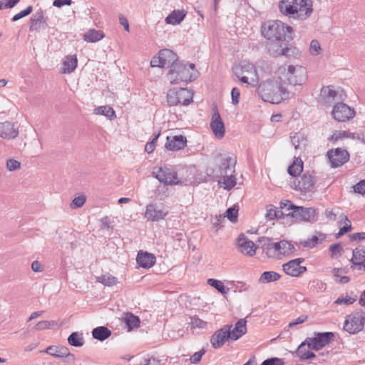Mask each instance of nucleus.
Instances as JSON below:
<instances>
[{
	"label": "nucleus",
	"mask_w": 365,
	"mask_h": 365,
	"mask_svg": "<svg viewBox=\"0 0 365 365\" xmlns=\"http://www.w3.org/2000/svg\"><path fill=\"white\" fill-rule=\"evenodd\" d=\"M232 96V103L234 105H237L239 103L240 97V91L237 88H233L231 91Z\"/></svg>",
	"instance_id": "nucleus-61"
},
{
	"label": "nucleus",
	"mask_w": 365,
	"mask_h": 365,
	"mask_svg": "<svg viewBox=\"0 0 365 365\" xmlns=\"http://www.w3.org/2000/svg\"><path fill=\"white\" fill-rule=\"evenodd\" d=\"M193 93L187 88L170 89L167 94V102L170 106L179 104L187 106L192 102Z\"/></svg>",
	"instance_id": "nucleus-8"
},
{
	"label": "nucleus",
	"mask_w": 365,
	"mask_h": 365,
	"mask_svg": "<svg viewBox=\"0 0 365 365\" xmlns=\"http://www.w3.org/2000/svg\"><path fill=\"white\" fill-rule=\"evenodd\" d=\"M322 51L321 46L317 40H312L310 43L309 52L312 56H317Z\"/></svg>",
	"instance_id": "nucleus-53"
},
{
	"label": "nucleus",
	"mask_w": 365,
	"mask_h": 365,
	"mask_svg": "<svg viewBox=\"0 0 365 365\" xmlns=\"http://www.w3.org/2000/svg\"><path fill=\"white\" fill-rule=\"evenodd\" d=\"M32 11H33V6L30 5L29 6H27L25 9H24V10L21 11L20 12L17 13L16 14H15L12 17V21L14 22L17 21L19 19H21L25 16H27L28 15L31 14Z\"/></svg>",
	"instance_id": "nucleus-51"
},
{
	"label": "nucleus",
	"mask_w": 365,
	"mask_h": 365,
	"mask_svg": "<svg viewBox=\"0 0 365 365\" xmlns=\"http://www.w3.org/2000/svg\"><path fill=\"white\" fill-rule=\"evenodd\" d=\"M307 319V316L306 315H301L298 318H297L295 320L289 323V327H293L294 326L300 324Z\"/></svg>",
	"instance_id": "nucleus-64"
},
{
	"label": "nucleus",
	"mask_w": 365,
	"mask_h": 365,
	"mask_svg": "<svg viewBox=\"0 0 365 365\" xmlns=\"http://www.w3.org/2000/svg\"><path fill=\"white\" fill-rule=\"evenodd\" d=\"M331 257H337L341 255L343 248L339 243H335L329 247Z\"/></svg>",
	"instance_id": "nucleus-52"
},
{
	"label": "nucleus",
	"mask_w": 365,
	"mask_h": 365,
	"mask_svg": "<svg viewBox=\"0 0 365 365\" xmlns=\"http://www.w3.org/2000/svg\"><path fill=\"white\" fill-rule=\"evenodd\" d=\"M287 78L289 83L293 86H302L307 81V70L301 66H288Z\"/></svg>",
	"instance_id": "nucleus-14"
},
{
	"label": "nucleus",
	"mask_w": 365,
	"mask_h": 365,
	"mask_svg": "<svg viewBox=\"0 0 365 365\" xmlns=\"http://www.w3.org/2000/svg\"><path fill=\"white\" fill-rule=\"evenodd\" d=\"M229 325H225L214 332L210 338V344L214 349L221 348L226 341L230 339Z\"/></svg>",
	"instance_id": "nucleus-20"
},
{
	"label": "nucleus",
	"mask_w": 365,
	"mask_h": 365,
	"mask_svg": "<svg viewBox=\"0 0 365 365\" xmlns=\"http://www.w3.org/2000/svg\"><path fill=\"white\" fill-rule=\"evenodd\" d=\"M302 171L303 161L300 158L294 157L292 164L288 167V173L293 177H296L299 175Z\"/></svg>",
	"instance_id": "nucleus-34"
},
{
	"label": "nucleus",
	"mask_w": 365,
	"mask_h": 365,
	"mask_svg": "<svg viewBox=\"0 0 365 365\" xmlns=\"http://www.w3.org/2000/svg\"><path fill=\"white\" fill-rule=\"evenodd\" d=\"M186 145L187 139L182 135L168 136L165 148L169 150L177 151L183 149Z\"/></svg>",
	"instance_id": "nucleus-24"
},
{
	"label": "nucleus",
	"mask_w": 365,
	"mask_h": 365,
	"mask_svg": "<svg viewBox=\"0 0 365 365\" xmlns=\"http://www.w3.org/2000/svg\"><path fill=\"white\" fill-rule=\"evenodd\" d=\"M290 41H271L267 45L269 53L274 56L278 57L284 56L289 57L294 54L295 48L288 44Z\"/></svg>",
	"instance_id": "nucleus-13"
},
{
	"label": "nucleus",
	"mask_w": 365,
	"mask_h": 365,
	"mask_svg": "<svg viewBox=\"0 0 365 365\" xmlns=\"http://www.w3.org/2000/svg\"><path fill=\"white\" fill-rule=\"evenodd\" d=\"M78 60L76 55L66 56L62 63L61 72L62 73H71L77 67Z\"/></svg>",
	"instance_id": "nucleus-30"
},
{
	"label": "nucleus",
	"mask_w": 365,
	"mask_h": 365,
	"mask_svg": "<svg viewBox=\"0 0 365 365\" xmlns=\"http://www.w3.org/2000/svg\"><path fill=\"white\" fill-rule=\"evenodd\" d=\"M94 113L98 115H103L110 119L115 118V113L113 108L109 106H99L94 109Z\"/></svg>",
	"instance_id": "nucleus-44"
},
{
	"label": "nucleus",
	"mask_w": 365,
	"mask_h": 365,
	"mask_svg": "<svg viewBox=\"0 0 365 365\" xmlns=\"http://www.w3.org/2000/svg\"><path fill=\"white\" fill-rule=\"evenodd\" d=\"M341 220L344 221V225L340 228L339 232L337 233V237L346 233L351 228V224L350 220L348 219V217L344 215H341Z\"/></svg>",
	"instance_id": "nucleus-50"
},
{
	"label": "nucleus",
	"mask_w": 365,
	"mask_h": 365,
	"mask_svg": "<svg viewBox=\"0 0 365 365\" xmlns=\"http://www.w3.org/2000/svg\"><path fill=\"white\" fill-rule=\"evenodd\" d=\"M178 56L175 53L170 49L160 50L157 56L153 57L150 61L152 67H170L175 65L178 62Z\"/></svg>",
	"instance_id": "nucleus-10"
},
{
	"label": "nucleus",
	"mask_w": 365,
	"mask_h": 365,
	"mask_svg": "<svg viewBox=\"0 0 365 365\" xmlns=\"http://www.w3.org/2000/svg\"><path fill=\"white\" fill-rule=\"evenodd\" d=\"M218 184L225 190H230L236 185V178L233 173L222 175L219 178Z\"/></svg>",
	"instance_id": "nucleus-33"
},
{
	"label": "nucleus",
	"mask_w": 365,
	"mask_h": 365,
	"mask_svg": "<svg viewBox=\"0 0 365 365\" xmlns=\"http://www.w3.org/2000/svg\"><path fill=\"white\" fill-rule=\"evenodd\" d=\"M344 138H348L351 139H357L360 140L362 143L365 144V138L363 135L359 133H350L346 130H336L335 131L331 136L329 138V140L331 142H336L339 139H342Z\"/></svg>",
	"instance_id": "nucleus-28"
},
{
	"label": "nucleus",
	"mask_w": 365,
	"mask_h": 365,
	"mask_svg": "<svg viewBox=\"0 0 365 365\" xmlns=\"http://www.w3.org/2000/svg\"><path fill=\"white\" fill-rule=\"evenodd\" d=\"M155 255L151 253L139 251L137 255L136 262L138 266L142 268L149 269L152 267L155 264Z\"/></svg>",
	"instance_id": "nucleus-25"
},
{
	"label": "nucleus",
	"mask_w": 365,
	"mask_h": 365,
	"mask_svg": "<svg viewBox=\"0 0 365 365\" xmlns=\"http://www.w3.org/2000/svg\"><path fill=\"white\" fill-rule=\"evenodd\" d=\"M167 214V212L161 210H157L154 205H148L146 207L145 216L149 220L158 221L163 219Z\"/></svg>",
	"instance_id": "nucleus-29"
},
{
	"label": "nucleus",
	"mask_w": 365,
	"mask_h": 365,
	"mask_svg": "<svg viewBox=\"0 0 365 365\" xmlns=\"http://www.w3.org/2000/svg\"><path fill=\"white\" fill-rule=\"evenodd\" d=\"M325 237H326L324 235L319 233V236L313 235L311 237H309L307 240L301 241L300 245L304 247L312 248L318 245L320 242H322Z\"/></svg>",
	"instance_id": "nucleus-41"
},
{
	"label": "nucleus",
	"mask_w": 365,
	"mask_h": 365,
	"mask_svg": "<svg viewBox=\"0 0 365 365\" xmlns=\"http://www.w3.org/2000/svg\"><path fill=\"white\" fill-rule=\"evenodd\" d=\"M210 128L216 138L220 139L224 137L225 132V125L217 110L212 114Z\"/></svg>",
	"instance_id": "nucleus-22"
},
{
	"label": "nucleus",
	"mask_w": 365,
	"mask_h": 365,
	"mask_svg": "<svg viewBox=\"0 0 365 365\" xmlns=\"http://www.w3.org/2000/svg\"><path fill=\"white\" fill-rule=\"evenodd\" d=\"M191 324L195 328H203L205 327L206 322L197 317H192Z\"/></svg>",
	"instance_id": "nucleus-62"
},
{
	"label": "nucleus",
	"mask_w": 365,
	"mask_h": 365,
	"mask_svg": "<svg viewBox=\"0 0 365 365\" xmlns=\"http://www.w3.org/2000/svg\"><path fill=\"white\" fill-rule=\"evenodd\" d=\"M258 242L268 258L280 259L284 256H292L297 250L294 245L286 240L274 242L271 238L262 237Z\"/></svg>",
	"instance_id": "nucleus-2"
},
{
	"label": "nucleus",
	"mask_w": 365,
	"mask_h": 365,
	"mask_svg": "<svg viewBox=\"0 0 365 365\" xmlns=\"http://www.w3.org/2000/svg\"><path fill=\"white\" fill-rule=\"evenodd\" d=\"M334 339L333 332H317L314 333V337H308L306 339L307 345L313 350H320Z\"/></svg>",
	"instance_id": "nucleus-12"
},
{
	"label": "nucleus",
	"mask_w": 365,
	"mask_h": 365,
	"mask_svg": "<svg viewBox=\"0 0 365 365\" xmlns=\"http://www.w3.org/2000/svg\"><path fill=\"white\" fill-rule=\"evenodd\" d=\"M21 0H1L3 9H12L16 6Z\"/></svg>",
	"instance_id": "nucleus-63"
},
{
	"label": "nucleus",
	"mask_w": 365,
	"mask_h": 365,
	"mask_svg": "<svg viewBox=\"0 0 365 365\" xmlns=\"http://www.w3.org/2000/svg\"><path fill=\"white\" fill-rule=\"evenodd\" d=\"M45 351L52 356L62 358L68 354V348L66 346H50L46 348Z\"/></svg>",
	"instance_id": "nucleus-36"
},
{
	"label": "nucleus",
	"mask_w": 365,
	"mask_h": 365,
	"mask_svg": "<svg viewBox=\"0 0 365 365\" xmlns=\"http://www.w3.org/2000/svg\"><path fill=\"white\" fill-rule=\"evenodd\" d=\"M331 168H339L349 160V153L345 149L337 148L329 150L327 154Z\"/></svg>",
	"instance_id": "nucleus-16"
},
{
	"label": "nucleus",
	"mask_w": 365,
	"mask_h": 365,
	"mask_svg": "<svg viewBox=\"0 0 365 365\" xmlns=\"http://www.w3.org/2000/svg\"><path fill=\"white\" fill-rule=\"evenodd\" d=\"M287 216H292L297 220L312 222L314 220L316 210L313 207H304L295 206L294 210L287 214Z\"/></svg>",
	"instance_id": "nucleus-19"
},
{
	"label": "nucleus",
	"mask_w": 365,
	"mask_h": 365,
	"mask_svg": "<svg viewBox=\"0 0 365 365\" xmlns=\"http://www.w3.org/2000/svg\"><path fill=\"white\" fill-rule=\"evenodd\" d=\"M98 282L102 283L105 286L110 287L115 285L117 283L118 279L113 275L110 274H106L99 277Z\"/></svg>",
	"instance_id": "nucleus-48"
},
{
	"label": "nucleus",
	"mask_w": 365,
	"mask_h": 365,
	"mask_svg": "<svg viewBox=\"0 0 365 365\" xmlns=\"http://www.w3.org/2000/svg\"><path fill=\"white\" fill-rule=\"evenodd\" d=\"M21 163L15 159H9L6 162V168L9 171H14L19 169Z\"/></svg>",
	"instance_id": "nucleus-58"
},
{
	"label": "nucleus",
	"mask_w": 365,
	"mask_h": 365,
	"mask_svg": "<svg viewBox=\"0 0 365 365\" xmlns=\"http://www.w3.org/2000/svg\"><path fill=\"white\" fill-rule=\"evenodd\" d=\"M237 245L240 252L248 256H253L256 253V246L255 243L247 238L244 234H240L237 238Z\"/></svg>",
	"instance_id": "nucleus-21"
},
{
	"label": "nucleus",
	"mask_w": 365,
	"mask_h": 365,
	"mask_svg": "<svg viewBox=\"0 0 365 365\" xmlns=\"http://www.w3.org/2000/svg\"><path fill=\"white\" fill-rule=\"evenodd\" d=\"M337 93L331 86H324L321 89L319 101L325 106H330L334 102Z\"/></svg>",
	"instance_id": "nucleus-27"
},
{
	"label": "nucleus",
	"mask_w": 365,
	"mask_h": 365,
	"mask_svg": "<svg viewBox=\"0 0 365 365\" xmlns=\"http://www.w3.org/2000/svg\"><path fill=\"white\" fill-rule=\"evenodd\" d=\"M68 344L75 347H81L84 344L83 334L75 331L72 332L68 337Z\"/></svg>",
	"instance_id": "nucleus-42"
},
{
	"label": "nucleus",
	"mask_w": 365,
	"mask_h": 365,
	"mask_svg": "<svg viewBox=\"0 0 365 365\" xmlns=\"http://www.w3.org/2000/svg\"><path fill=\"white\" fill-rule=\"evenodd\" d=\"M240 71L241 73H246L247 75H252L253 78H257V69L254 64L250 62H243L240 66Z\"/></svg>",
	"instance_id": "nucleus-46"
},
{
	"label": "nucleus",
	"mask_w": 365,
	"mask_h": 365,
	"mask_svg": "<svg viewBox=\"0 0 365 365\" xmlns=\"http://www.w3.org/2000/svg\"><path fill=\"white\" fill-rule=\"evenodd\" d=\"M235 73L242 83H247L252 87H255L257 85L258 78L251 77L250 81H249V77L247 76H242L244 73H241V71H240V66L235 68Z\"/></svg>",
	"instance_id": "nucleus-45"
},
{
	"label": "nucleus",
	"mask_w": 365,
	"mask_h": 365,
	"mask_svg": "<svg viewBox=\"0 0 365 365\" xmlns=\"http://www.w3.org/2000/svg\"><path fill=\"white\" fill-rule=\"evenodd\" d=\"M237 163V158L235 155H226L221 158L216 169L207 168L206 174L212 178H221L229 173H235V167Z\"/></svg>",
	"instance_id": "nucleus-6"
},
{
	"label": "nucleus",
	"mask_w": 365,
	"mask_h": 365,
	"mask_svg": "<svg viewBox=\"0 0 365 365\" xmlns=\"http://www.w3.org/2000/svg\"><path fill=\"white\" fill-rule=\"evenodd\" d=\"M365 323V314L362 309H359L347 316L344 329L351 334L359 332Z\"/></svg>",
	"instance_id": "nucleus-11"
},
{
	"label": "nucleus",
	"mask_w": 365,
	"mask_h": 365,
	"mask_svg": "<svg viewBox=\"0 0 365 365\" xmlns=\"http://www.w3.org/2000/svg\"><path fill=\"white\" fill-rule=\"evenodd\" d=\"M356 300V296L354 297L346 296V297H339L334 303L336 304H344L346 305L352 304L354 302H355Z\"/></svg>",
	"instance_id": "nucleus-55"
},
{
	"label": "nucleus",
	"mask_w": 365,
	"mask_h": 365,
	"mask_svg": "<svg viewBox=\"0 0 365 365\" xmlns=\"http://www.w3.org/2000/svg\"><path fill=\"white\" fill-rule=\"evenodd\" d=\"M124 322L128 330H132L134 328L138 327L140 322L138 317L135 316L132 313H128L124 317Z\"/></svg>",
	"instance_id": "nucleus-43"
},
{
	"label": "nucleus",
	"mask_w": 365,
	"mask_h": 365,
	"mask_svg": "<svg viewBox=\"0 0 365 365\" xmlns=\"http://www.w3.org/2000/svg\"><path fill=\"white\" fill-rule=\"evenodd\" d=\"M246 323L247 321L245 319H240L236 322L235 327L232 329H231L232 326H229V334L230 335V340L236 341L246 334Z\"/></svg>",
	"instance_id": "nucleus-26"
},
{
	"label": "nucleus",
	"mask_w": 365,
	"mask_h": 365,
	"mask_svg": "<svg viewBox=\"0 0 365 365\" xmlns=\"http://www.w3.org/2000/svg\"><path fill=\"white\" fill-rule=\"evenodd\" d=\"M280 277L281 275L276 272L266 271L261 274L259 279V282L260 283L267 284L272 282H276L279 280Z\"/></svg>",
	"instance_id": "nucleus-38"
},
{
	"label": "nucleus",
	"mask_w": 365,
	"mask_h": 365,
	"mask_svg": "<svg viewBox=\"0 0 365 365\" xmlns=\"http://www.w3.org/2000/svg\"><path fill=\"white\" fill-rule=\"evenodd\" d=\"M29 23L30 32H38L42 29H46L48 26V17L45 16V13L41 9H39L32 15Z\"/></svg>",
	"instance_id": "nucleus-17"
},
{
	"label": "nucleus",
	"mask_w": 365,
	"mask_h": 365,
	"mask_svg": "<svg viewBox=\"0 0 365 365\" xmlns=\"http://www.w3.org/2000/svg\"><path fill=\"white\" fill-rule=\"evenodd\" d=\"M257 93L264 101L273 104H278L288 98L289 94L281 83L274 79L261 82L257 87Z\"/></svg>",
	"instance_id": "nucleus-3"
},
{
	"label": "nucleus",
	"mask_w": 365,
	"mask_h": 365,
	"mask_svg": "<svg viewBox=\"0 0 365 365\" xmlns=\"http://www.w3.org/2000/svg\"><path fill=\"white\" fill-rule=\"evenodd\" d=\"M262 35L269 41H292L293 29L279 20L264 22L261 28Z\"/></svg>",
	"instance_id": "nucleus-4"
},
{
	"label": "nucleus",
	"mask_w": 365,
	"mask_h": 365,
	"mask_svg": "<svg viewBox=\"0 0 365 365\" xmlns=\"http://www.w3.org/2000/svg\"><path fill=\"white\" fill-rule=\"evenodd\" d=\"M91 333L93 339L98 340L100 341H103L107 339L111 335V331L103 326H100L94 328L92 330Z\"/></svg>",
	"instance_id": "nucleus-32"
},
{
	"label": "nucleus",
	"mask_w": 365,
	"mask_h": 365,
	"mask_svg": "<svg viewBox=\"0 0 365 365\" xmlns=\"http://www.w3.org/2000/svg\"><path fill=\"white\" fill-rule=\"evenodd\" d=\"M198 74L194 63L178 62L170 68L168 78L171 84H187L195 81Z\"/></svg>",
	"instance_id": "nucleus-5"
},
{
	"label": "nucleus",
	"mask_w": 365,
	"mask_h": 365,
	"mask_svg": "<svg viewBox=\"0 0 365 365\" xmlns=\"http://www.w3.org/2000/svg\"><path fill=\"white\" fill-rule=\"evenodd\" d=\"M305 344H307L306 341L302 342L298 347L297 350V355L299 358L300 360H307L311 359L316 357V355L314 352L306 350Z\"/></svg>",
	"instance_id": "nucleus-40"
},
{
	"label": "nucleus",
	"mask_w": 365,
	"mask_h": 365,
	"mask_svg": "<svg viewBox=\"0 0 365 365\" xmlns=\"http://www.w3.org/2000/svg\"><path fill=\"white\" fill-rule=\"evenodd\" d=\"M355 110L344 103H337L333 106L331 115L338 122H346L355 116Z\"/></svg>",
	"instance_id": "nucleus-15"
},
{
	"label": "nucleus",
	"mask_w": 365,
	"mask_h": 365,
	"mask_svg": "<svg viewBox=\"0 0 365 365\" xmlns=\"http://www.w3.org/2000/svg\"><path fill=\"white\" fill-rule=\"evenodd\" d=\"M353 188L355 192L365 195V180H361L356 183Z\"/></svg>",
	"instance_id": "nucleus-60"
},
{
	"label": "nucleus",
	"mask_w": 365,
	"mask_h": 365,
	"mask_svg": "<svg viewBox=\"0 0 365 365\" xmlns=\"http://www.w3.org/2000/svg\"><path fill=\"white\" fill-rule=\"evenodd\" d=\"M291 141L296 150H302L307 145V140L302 133H296L291 136Z\"/></svg>",
	"instance_id": "nucleus-37"
},
{
	"label": "nucleus",
	"mask_w": 365,
	"mask_h": 365,
	"mask_svg": "<svg viewBox=\"0 0 365 365\" xmlns=\"http://www.w3.org/2000/svg\"><path fill=\"white\" fill-rule=\"evenodd\" d=\"M279 10L289 19L304 21L312 14V3L311 0H280Z\"/></svg>",
	"instance_id": "nucleus-1"
},
{
	"label": "nucleus",
	"mask_w": 365,
	"mask_h": 365,
	"mask_svg": "<svg viewBox=\"0 0 365 365\" xmlns=\"http://www.w3.org/2000/svg\"><path fill=\"white\" fill-rule=\"evenodd\" d=\"M86 202V197L84 195H80L76 197L71 203V207L72 209H76L82 207Z\"/></svg>",
	"instance_id": "nucleus-54"
},
{
	"label": "nucleus",
	"mask_w": 365,
	"mask_h": 365,
	"mask_svg": "<svg viewBox=\"0 0 365 365\" xmlns=\"http://www.w3.org/2000/svg\"><path fill=\"white\" fill-rule=\"evenodd\" d=\"M304 262V259L301 257L289 260L282 265L283 271L291 277H299L307 270L306 267L301 266Z\"/></svg>",
	"instance_id": "nucleus-18"
},
{
	"label": "nucleus",
	"mask_w": 365,
	"mask_h": 365,
	"mask_svg": "<svg viewBox=\"0 0 365 365\" xmlns=\"http://www.w3.org/2000/svg\"><path fill=\"white\" fill-rule=\"evenodd\" d=\"M227 217L232 222H235L237 220L238 209L235 207H229L227 211Z\"/></svg>",
	"instance_id": "nucleus-56"
},
{
	"label": "nucleus",
	"mask_w": 365,
	"mask_h": 365,
	"mask_svg": "<svg viewBox=\"0 0 365 365\" xmlns=\"http://www.w3.org/2000/svg\"><path fill=\"white\" fill-rule=\"evenodd\" d=\"M316 180L314 176L309 172L304 173L301 175L300 179L294 180L292 182V187L295 190L300 191L303 195H311L314 192V185Z\"/></svg>",
	"instance_id": "nucleus-9"
},
{
	"label": "nucleus",
	"mask_w": 365,
	"mask_h": 365,
	"mask_svg": "<svg viewBox=\"0 0 365 365\" xmlns=\"http://www.w3.org/2000/svg\"><path fill=\"white\" fill-rule=\"evenodd\" d=\"M152 174L160 182L167 185H181L184 182L178 178V173L174 169L167 166L155 167Z\"/></svg>",
	"instance_id": "nucleus-7"
},
{
	"label": "nucleus",
	"mask_w": 365,
	"mask_h": 365,
	"mask_svg": "<svg viewBox=\"0 0 365 365\" xmlns=\"http://www.w3.org/2000/svg\"><path fill=\"white\" fill-rule=\"evenodd\" d=\"M104 34L101 31L90 29L83 36L84 41L87 42H96L101 40Z\"/></svg>",
	"instance_id": "nucleus-39"
},
{
	"label": "nucleus",
	"mask_w": 365,
	"mask_h": 365,
	"mask_svg": "<svg viewBox=\"0 0 365 365\" xmlns=\"http://www.w3.org/2000/svg\"><path fill=\"white\" fill-rule=\"evenodd\" d=\"M186 16L185 10H173L165 19L167 24L177 25L183 21Z\"/></svg>",
	"instance_id": "nucleus-31"
},
{
	"label": "nucleus",
	"mask_w": 365,
	"mask_h": 365,
	"mask_svg": "<svg viewBox=\"0 0 365 365\" xmlns=\"http://www.w3.org/2000/svg\"><path fill=\"white\" fill-rule=\"evenodd\" d=\"M58 323L56 321L44 320V321H41V322H38L36 324L35 328L36 330L41 331V330L52 329L53 327L58 326Z\"/></svg>",
	"instance_id": "nucleus-49"
},
{
	"label": "nucleus",
	"mask_w": 365,
	"mask_h": 365,
	"mask_svg": "<svg viewBox=\"0 0 365 365\" xmlns=\"http://www.w3.org/2000/svg\"><path fill=\"white\" fill-rule=\"evenodd\" d=\"M207 284L210 286L215 288L220 293H221L222 294H226L229 291V289L226 288L225 287L223 282L220 280L212 279V278L208 279Z\"/></svg>",
	"instance_id": "nucleus-47"
},
{
	"label": "nucleus",
	"mask_w": 365,
	"mask_h": 365,
	"mask_svg": "<svg viewBox=\"0 0 365 365\" xmlns=\"http://www.w3.org/2000/svg\"><path fill=\"white\" fill-rule=\"evenodd\" d=\"M19 135V128L14 123L5 121L0 123V137L4 139H14Z\"/></svg>",
	"instance_id": "nucleus-23"
},
{
	"label": "nucleus",
	"mask_w": 365,
	"mask_h": 365,
	"mask_svg": "<svg viewBox=\"0 0 365 365\" xmlns=\"http://www.w3.org/2000/svg\"><path fill=\"white\" fill-rule=\"evenodd\" d=\"M351 262L353 265L358 267L359 269H361L362 267H365V250L362 251V253L357 249L353 250Z\"/></svg>",
	"instance_id": "nucleus-35"
},
{
	"label": "nucleus",
	"mask_w": 365,
	"mask_h": 365,
	"mask_svg": "<svg viewBox=\"0 0 365 365\" xmlns=\"http://www.w3.org/2000/svg\"><path fill=\"white\" fill-rule=\"evenodd\" d=\"M261 365H284L282 359L272 357L262 361Z\"/></svg>",
	"instance_id": "nucleus-57"
},
{
	"label": "nucleus",
	"mask_w": 365,
	"mask_h": 365,
	"mask_svg": "<svg viewBox=\"0 0 365 365\" xmlns=\"http://www.w3.org/2000/svg\"><path fill=\"white\" fill-rule=\"evenodd\" d=\"M205 350L204 349H202L199 351L195 352L194 354H192L190 356V362L193 364H197L198 362L200 361L202 356L205 354Z\"/></svg>",
	"instance_id": "nucleus-59"
}]
</instances>
